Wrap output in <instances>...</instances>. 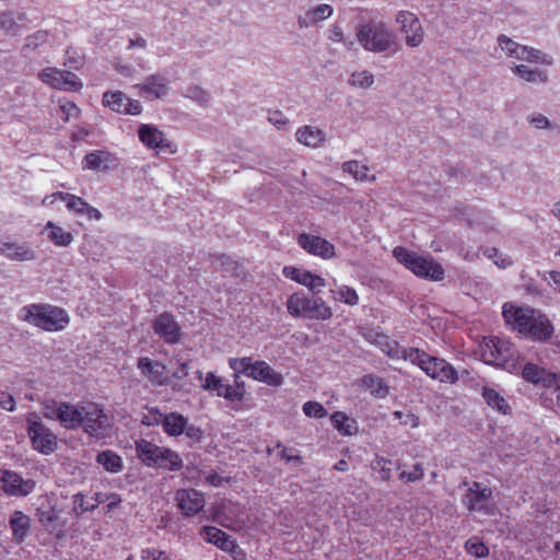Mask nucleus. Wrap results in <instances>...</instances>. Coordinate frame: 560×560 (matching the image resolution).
I'll return each instance as SVG.
<instances>
[{
	"mask_svg": "<svg viewBox=\"0 0 560 560\" xmlns=\"http://www.w3.org/2000/svg\"><path fill=\"white\" fill-rule=\"evenodd\" d=\"M152 328L153 331L167 343L174 345L180 341V327L173 314L168 312L161 313L154 319Z\"/></svg>",
	"mask_w": 560,
	"mask_h": 560,
	"instance_id": "11",
	"label": "nucleus"
},
{
	"mask_svg": "<svg viewBox=\"0 0 560 560\" xmlns=\"http://www.w3.org/2000/svg\"><path fill=\"white\" fill-rule=\"evenodd\" d=\"M9 256L12 257V258L19 259V260H31V259H34L33 252L27 249V248H25V247L18 248L13 254H10Z\"/></svg>",
	"mask_w": 560,
	"mask_h": 560,
	"instance_id": "53",
	"label": "nucleus"
},
{
	"mask_svg": "<svg viewBox=\"0 0 560 560\" xmlns=\"http://www.w3.org/2000/svg\"><path fill=\"white\" fill-rule=\"evenodd\" d=\"M165 415H163L158 408H148L147 412L143 413L141 423L147 427L163 424Z\"/></svg>",
	"mask_w": 560,
	"mask_h": 560,
	"instance_id": "44",
	"label": "nucleus"
},
{
	"mask_svg": "<svg viewBox=\"0 0 560 560\" xmlns=\"http://www.w3.org/2000/svg\"><path fill=\"white\" fill-rule=\"evenodd\" d=\"M137 368L144 376L149 378L152 384L159 386L166 385V366L163 363L159 361H152L151 359L143 357L138 359Z\"/></svg>",
	"mask_w": 560,
	"mask_h": 560,
	"instance_id": "19",
	"label": "nucleus"
},
{
	"mask_svg": "<svg viewBox=\"0 0 560 560\" xmlns=\"http://www.w3.org/2000/svg\"><path fill=\"white\" fill-rule=\"evenodd\" d=\"M59 196L62 200L67 201V207L70 210H73L79 214H83L88 209L89 203L84 201L81 197H77L74 195H70L67 192H59Z\"/></svg>",
	"mask_w": 560,
	"mask_h": 560,
	"instance_id": "40",
	"label": "nucleus"
},
{
	"mask_svg": "<svg viewBox=\"0 0 560 560\" xmlns=\"http://www.w3.org/2000/svg\"><path fill=\"white\" fill-rule=\"evenodd\" d=\"M400 31L405 35L408 46L417 47L423 40L422 25L416 14L409 11H400L396 19Z\"/></svg>",
	"mask_w": 560,
	"mask_h": 560,
	"instance_id": "10",
	"label": "nucleus"
},
{
	"mask_svg": "<svg viewBox=\"0 0 560 560\" xmlns=\"http://www.w3.org/2000/svg\"><path fill=\"white\" fill-rule=\"evenodd\" d=\"M303 412L311 418L322 419L327 416V410L317 401H307L303 405Z\"/></svg>",
	"mask_w": 560,
	"mask_h": 560,
	"instance_id": "45",
	"label": "nucleus"
},
{
	"mask_svg": "<svg viewBox=\"0 0 560 560\" xmlns=\"http://www.w3.org/2000/svg\"><path fill=\"white\" fill-rule=\"evenodd\" d=\"M330 419L334 427L343 435L352 434V424L349 423L350 419L345 412L336 411L332 413Z\"/></svg>",
	"mask_w": 560,
	"mask_h": 560,
	"instance_id": "38",
	"label": "nucleus"
},
{
	"mask_svg": "<svg viewBox=\"0 0 560 560\" xmlns=\"http://www.w3.org/2000/svg\"><path fill=\"white\" fill-rule=\"evenodd\" d=\"M230 366L237 373H244L254 380L264 382L269 386H280L283 377L265 361L252 362V358L230 360Z\"/></svg>",
	"mask_w": 560,
	"mask_h": 560,
	"instance_id": "6",
	"label": "nucleus"
},
{
	"mask_svg": "<svg viewBox=\"0 0 560 560\" xmlns=\"http://www.w3.org/2000/svg\"><path fill=\"white\" fill-rule=\"evenodd\" d=\"M33 480H24L16 472L0 469V487L12 495H27L34 489Z\"/></svg>",
	"mask_w": 560,
	"mask_h": 560,
	"instance_id": "13",
	"label": "nucleus"
},
{
	"mask_svg": "<svg viewBox=\"0 0 560 560\" xmlns=\"http://www.w3.org/2000/svg\"><path fill=\"white\" fill-rule=\"evenodd\" d=\"M280 457L282 459H285L287 462H291V460L301 462V459H302V457L300 455H295V456L290 455L285 447H283L282 451L280 452Z\"/></svg>",
	"mask_w": 560,
	"mask_h": 560,
	"instance_id": "64",
	"label": "nucleus"
},
{
	"mask_svg": "<svg viewBox=\"0 0 560 560\" xmlns=\"http://www.w3.org/2000/svg\"><path fill=\"white\" fill-rule=\"evenodd\" d=\"M482 396L490 407L498 409L500 412L504 415L509 412V404L506 402L505 398L501 396L495 389L490 387H483Z\"/></svg>",
	"mask_w": 560,
	"mask_h": 560,
	"instance_id": "33",
	"label": "nucleus"
},
{
	"mask_svg": "<svg viewBox=\"0 0 560 560\" xmlns=\"http://www.w3.org/2000/svg\"><path fill=\"white\" fill-rule=\"evenodd\" d=\"M0 27H3L8 31H14L16 27L15 22L12 19V14L8 12L0 13Z\"/></svg>",
	"mask_w": 560,
	"mask_h": 560,
	"instance_id": "52",
	"label": "nucleus"
},
{
	"mask_svg": "<svg viewBox=\"0 0 560 560\" xmlns=\"http://www.w3.org/2000/svg\"><path fill=\"white\" fill-rule=\"evenodd\" d=\"M545 373V369L539 368L534 363H527L522 370V376L525 381L533 384H539Z\"/></svg>",
	"mask_w": 560,
	"mask_h": 560,
	"instance_id": "41",
	"label": "nucleus"
},
{
	"mask_svg": "<svg viewBox=\"0 0 560 560\" xmlns=\"http://www.w3.org/2000/svg\"><path fill=\"white\" fill-rule=\"evenodd\" d=\"M373 470L378 471L380 477L384 481H388L392 477V462L384 457L376 456L371 465Z\"/></svg>",
	"mask_w": 560,
	"mask_h": 560,
	"instance_id": "42",
	"label": "nucleus"
},
{
	"mask_svg": "<svg viewBox=\"0 0 560 560\" xmlns=\"http://www.w3.org/2000/svg\"><path fill=\"white\" fill-rule=\"evenodd\" d=\"M536 311L533 308H523L504 305L503 317L506 324L512 325L521 334L527 335V327L530 325L532 318Z\"/></svg>",
	"mask_w": 560,
	"mask_h": 560,
	"instance_id": "18",
	"label": "nucleus"
},
{
	"mask_svg": "<svg viewBox=\"0 0 560 560\" xmlns=\"http://www.w3.org/2000/svg\"><path fill=\"white\" fill-rule=\"evenodd\" d=\"M184 433H185L188 438H190V439H192V440H195V441H200V440H201V438H202V431H201V429H200V428H197V427H195V425H187V424H186V429H185Z\"/></svg>",
	"mask_w": 560,
	"mask_h": 560,
	"instance_id": "58",
	"label": "nucleus"
},
{
	"mask_svg": "<svg viewBox=\"0 0 560 560\" xmlns=\"http://www.w3.org/2000/svg\"><path fill=\"white\" fill-rule=\"evenodd\" d=\"M141 91L152 95L153 98H160L167 93V86L164 79L158 74L151 75L145 83L140 86Z\"/></svg>",
	"mask_w": 560,
	"mask_h": 560,
	"instance_id": "31",
	"label": "nucleus"
},
{
	"mask_svg": "<svg viewBox=\"0 0 560 560\" xmlns=\"http://www.w3.org/2000/svg\"><path fill=\"white\" fill-rule=\"evenodd\" d=\"M84 213L88 215L89 219L100 220L102 218L101 212L97 209L91 207L90 205H88V209Z\"/></svg>",
	"mask_w": 560,
	"mask_h": 560,
	"instance_id": "63",
	"label": "nucleus"
},
{
	"mask_svg": "<svg viewBox=\"0 0 560 560\" xmlns=\"http://www.w3.org/2000/svg\"><path fill=\"white\" fill-rule=\"evenodd\" d=\"M339 296L342 302L348 305H355L359 302V296L352 288L343 287L339 290Z\"/></svg>",
	"mask_w": 560,
	"mask_h": 560,
	"instance_id": "49",
	"label": "nucleus"
},
{
	"mask_svg": "<svg viewBox=\"0 0 560 560\" xmlns=\"http://www.w3.org/2000/svg\"><path fill=\"white\" fill-rule=\"evenodd\" d=\"M203 530L207 535V540L209 542L214 544L224 551L234 550L236 546L235 541L231 539V536L225 532L212 526H206Z\"/></svg>",
	"mask_w": 560,
	"mask_h": 560,
	"instance_id": "27",
	"label": "nucleus"
},
{
	"mask_svg": "<svg viewBox=\"0 0 560 560\" xmlns=\"http://www.w3.org/2000/svg\"><path fill=\"white\" fill-rule=\"evenodd\" d=\"M201 386L203 389L215 392L218 396H221L224 384L219 376L212 372H209L205 378V383Z\"/></svg>",
	"mask_w": 560,
	"mask_h": 560,
	"instance_id": "46",
	"label": "nucleus"
},
{
	"mask_svg": "<svg viewBox=\"0 0 560 560\" xmlns=\"http://www.w3.org/2000/svg\"><path fill=\"white\" fill-rule=\"evenodd\" d=\"M47 226L51 229L49 237L56 245L67 246L72 242L73 236L71 233L65 232L61 228L54 225L51 222H48Z\"/></svg>",
	"mask_w": 560,
	"mask_h": 560,
	"instance_id": "39",
	"label": "nucleus"
},
{
	"mask_svg": "<svg viewBox=\"0 0 560 560\" xmlns=\"http://www.w3.org/2000/svg\"><path fill=\"white\" fill-rule=\"evenodd\" d=\"M288 313L293 317H304L316 320H328L332 317V310L320 298H311L293 293L287 301Z\"/></svg>",
	"mask_w": 560,
	"mask_h": 560,
	"instance_id": "2",
	"label": "nucleus"
},
{
	"mask_svg": "<svg viewBox=\"0 0 560 560\" xmlns=\"http://www.w3.org/2000/svg\"><path fill=\"white\" fill-rule=\"evenodd\" d=\"M325 285V279L320 276L313 275V277L310 280L308 289L313 291L314 293H319L320 288Z\"/></svg>",
	"mask_w": 560,
	"mask_h": 560,
	"instance_id": "56",
	"label": "nucleus"
},
{
	"mask_svg": "<svg viewBox=\"0 0 560 560\" xmlns=\"http://www.w3.org/2000/svg\"><path fill=\"white\" fill-rule=\"evenodd\" d=\"M410 358L412 362H416L432 378L451 383L457 381L455 369L443 359L431 357L420 352L418 349L412 351Z\"/></svg>",
	"mask_w": 560,
	"mask_h": 560,
	"instance_id": "7",
	"label": "nucleus"
},
{
	"mask_svg": "<svg viewBox=\"0 0 560 560\" xmlns=\"http://www.w3.org/2000/svg\"><path fill=\"white\" fill-rule=\"evenodd\" d=\"M350 84L362 89L369 88L373 83V77L368 72H352Z\"/></svg>",
	"mask_w": 560,
	"mask_h": 560,
	"instance_id": "48",
	"label": "nucleus"
},
{
	"mask_svg": "<svg viewBox=\"0 0 560 560\" xmlns=\"http://www.w3.org/2000/svg\"><path fill=\"white\" fill-rule=\"evenodd\" d=\"M334 10L329 4H319L305 12L304 15L299 16L300 27H308L323 20L328 19Z\"/></svg>",
	"mask_w": 560,
	"mask_h": 560,
	"instance_id": "24",
	"label": "nucleus"
},
{
	"mask_svg": "<svg viewBox=\"0 0 560 560\" xmlns=\"http://www.w3.org/2000/svg\"><path fill=\"white\" fill-rule=\"evenodd\" d=\"M37 516L42 525L49 532L56 530L58 527L62 526L59 522V515L54 508L47 510L38 509Z\"/></svg>",
	"mask_w": 560,
	"mask_h": 560,
	"instance_id": "35",
	"label": "nucleus"
},
{
	"mask_svg": "<svg viewBox=\"0 0 560 560\" xmlns=\"http://www.w3.org/2000/svg\"><path fill=\"white\" fill-rule=\"evenodd\" d=\"M509 347L499 338H491L482 351V358L486 363L495 365L509 353Z\"/></svg>",
	"mask_w": 560,
	"mask_h": 560,
	"instance_id": "23",
	"label": "nucleus"
},
{
	"mask_svg": "<svg viewBox=\"0 0 560 560\" xmlns=\"http://www.w3.org/2000/svg\"><path fill=\"white\" fill-rule=\"evenodd\" d=\"M361 383L371 392L372 395L385 397L388 394V386H386L383 380L376 375H364L361 378Z\"/></svg>",
	"mask_w": 560,
	"mask_h": 560,
	"instance_id": "34",
	"label": "nucleus"
},
{
	"mask_svg": "<svg viewBox=\"0 0 560 560\" xmlns=\"http://www.w3.org/2000/svg\"><path fill=\"white\" fill-rule=\"evenodd\" d=\"M521 78L527 82H535V81H540V82H545L547 80L546 75L544 74V72H518Z\"/></svg>",
	"mask_w": 560,
	"mask_h": 560,
	"instance_id": "55",
	"label": "nucleus"
},
{
	"mask_svg": "<svg viewBox=\"0 0 560 560\" xmlns=\"http://www.w3.org/2000/svg\"><path fill=\"white\" fill-rule=\"evenodd\" d=\"M103 105L119 114L138 115L141 113V105L138 101H131L122 92H105Z\"/></svg>",
	"mask_w": 560,
	"mask_h": 560,
	"instance_id": "14",
	"label": "nucleus"
},
{
	"mask_svg": "<svg viewBox=\"0 0 560 560\" xmlns=\"http://www.w3.org/2000/svg\"><path fill=\"white\" fill-rule=\"evenodd\" d=\"M138 457L148 466H158L168 470H179L183 460L171 448L160 447L147 440L136 442Z\"/></svg>",
	"mask_w": 560,
	"mask_h": 560,
	"instance_id": "4",
	"label": "nucleus"
},
{
	"mask_svg": "<svg viewBox=\"0 0 560 560\" xmlns=\"http://www.w3.org/2000/svg\"><path fill=\"white\" fill-rule=\"evenodd\" d=\"M330 39L334 42H342L343 40V32L339 26H334L330 30Z\"/></svg>",
	"mask_w": 560,
	"mask_h": 560,
	"instance_id": "61",
	"label": "nucleus"
},
{
	"mask_svg": "<svg viewBox=\"0 0 560 560\" xmlns=\"http://www.w3.org/2000/svg\"><path fill=\"white\" fill-rule=\"evenodd\" d=\"M139 139L150 149H171V143L164 139V133L151 125H141L138 130Z\"/></svg>",
	"mask_w": 560,
	"mask_h": 560,
	"instance_id": "21",
	"label": "nucleus"
},
{
	"mask_svg": "<svg viewBox=\"0 0 560 560\" xmlns=\"http://www.w3.org/2000/svg\"><path fill=\"white\" fill-rule=\"evenodd\" d=\"M466 550L468 553L477 558L487 557L489 553L488 547L478 540H468L466 542Z\"/></svg>",
	"mask_w": 560,
	"mask_h": 560,
	"instance_id": "47",
	"label": "nucleus"
},
{
	"mask_svg": "<svg viewBox=\"0 0 560 560\" xmlns=\"http://www.w3.org/2000/svg\"><path fill=\"white\" fill-rule=\"evenodd\" d=\"M188 419L178 412L165 415L163 421L164 431L170 436H178L184 433Z\"/></svg>",
	"mask_w": 560,
	"mask_h": 560,
	"instance_id": "28",
	"label": "nucleus"
},
{
	"mask_svg": "<svg viewBox=\"0 0 560 560\" xmlns=\"http://www.w3.org/2000/svg\"><path fill=\"white\" fill-rule=\"evenodd\" d=\"M400 479H406L407 481H417L423 478V469L420 464H416L413 469L409 472L402 471L399 475Z\"/></svg>",
	"mask_w": 560,
	"mask_h": 560,
	"instance_id": "51",
	"label": "nucleus"
},
{
	"mask_svg": "<svg viewBox=\"0 0 560 560\" xmlns=\"http://www.w3.org/2000/svg\"><path fill=\"white\" fill-rule=\"evenodd\" d=\"M58 420L67 429L82 425V407L78 408L68 402H59Z\"/></svg>",
	"mask_w": 560,
	"mask_h": 560,
	"instance_id": "22",
	"label": "nucleus"
},
{
	"mask_svg": "<svg viewBox=\"0 0 560 560\" xmlns=\"http://www.w3.org/2000/svg\"><path fill=\"white\" fill-rule=\"evenodd\" d=\"M553 335V326L549 318L540 313H535L530 325L527 327V335L539 341L549 340Z\"/></svg>",
	"mask_w": 560,
	"mask_h": 560,
	"instance_id": "20",
	"label": "nucleus"
},
{
	"mask_svg": "<svg viewBox=\"0 0 560 560\" xmlns=\"http://www.w3.org/2000/svg\"><path fill=\"white\" fill-rule=\"evenodd\" d=\"M284 275L292 280L296 281L298 283H301L303 285H306L308 288L310 280L313 277V273L310 271H302L294 267H285L283 270Z\"/></svg>",
	"mask_w": 560,
	"mask_h": 560,
	"instance_id": "43",
	"label": "nucleus"
},
{
	"mask_svg": "<svg viewBox=\"0 0 560 560\" xmlns=\"http://www.w3.org/2000/svg\"><path fill=\"white\" fill-rule=\"evenodd\" d=\"M235 385H224L220 397H224L231 401H241L244 398L245 386L243 383H238V373L235 372Z\"/></svg>",
	"mask_w": 560,
	"mask_h": 560,
	"instance_id": "36",
	"label": "nucleus"
},
{
	"mask_svg": "<svg viewBox=\"0 0 560 560\" xmlns=\"http://www.w3.org/2000/svg\"><path fill=\"white\" fill-rule=\"evenodd\" d=\"M498 44L501 50L511 58L536 65H551V58L547 54L541 50L521 45L505 35H500L498 37Z\"/></svg>",
	"mask_w": 560,
	"mask_h": 560,
	"instance_id": "8",
	"label": "nucleus"
},
{
	"mask_svg": "<svg viewBox=\"0 0 560 560\" xmlns=\"http://www.w3.org/2000/svg\"><path fill=\"white\" fill-rule=\"evenodd\" d=\"M96 462L109 472H119L122 469L120 456L109 450L98 453Z\"/></svg>",
	"mask_w": 560,
	"mask_h": 560,
	"instance_id": "32",
	"label": "nucleus"
},
{
	"mask_svg": "<svg viewBox=\"0 0 560 560\" xmlns=\"http://www.w3.org/2000/svg\"><path fill=\"white\" fill-rule=\"evenodd\" d=\"M342 168L345 172H348L353 175L355 179L364 180H375V176H368L369 167L366 165H361L357 161H349L343 163Z\"/></svg>",
	"mask_w": 560,
	"mask_h": 560,
	"instance_id": "37",
	"label": "nucleus"
},
{
	"mask_svg": "<svg viewBox=\"0 0 560 560\" xmlns=\"http://www.w3.org/2000/svg\"><path fill=\"white\" fill-rule=\"evenodd\" d=\"M207 483L218 487L221 485L222 478L218 475V472L212 471L206 477Z\"/></svg>",
	"mask_w": 560,
	"mask_h": 560,
	"instance_id": "60",
	"label": "nucleus"
},
{
	"mask_svg": "<svg viewBox=\"0 0 560 560\" xmlns=\"http://www.w3.org/2000/svg\"><path fill=\"white\" fill-rule=\"evenodd\" d=\"M393 254L400 264L418 277L429 278L434 281H440L444 277L442 266L432 259L419 256L417 253L401 246L396 247Z\"/></svg>",
	"mask_w": 560,
	"mask_h": 560,
	"instance_id": "5",
	"label": "nucleus"
},
{
	"mask_svg": "<svg viewBox=\"0 0 560 560\" xmlns=\"http://www.w3.org/2000/svg\"><path fill=\"white\" fill-rule=\"evenodd\" d=\"M39 77L57 90L77 92L82 88V82L73 72H39Z\"/></svg>",
	"mask_w": 560,
	"mask_h": 560,
	"instance_id": "16",
	"label": "nucleus"
},
{
	"mask_svg": "<svg viewBox=\"0 0 560 560\" xmlns=\"http://www.w3.org/2000/svg\"><path fill=\"white\" fill-rule=\"evenodd\" d=\"M178 508L184 515L190 517L198 514L205 508L203 494L195 489H182L176 493Z\"/></svg>",
	"mask_w": 560,
	"mask_h": 560,
	"instance_id": "15",
	"label": "nucleus"
},
{
	"mask_svg": "<svg viewBox=\"0 0 560 560\" xmlns=\"http://www.w3.org/2000/svg\"><path fill=\"white\" fill-rule=\"evenodd\" d=\"M189 366L188 363L184 362L179 365V369L173 374L176 378H184L188 375Z\"/></svg>",
	"mask_w": 560,
	"mask_h": 560,
	"instance_id": "62",
	"label": "nucleus"
},
{
	"mask_svg": "<svg viewBox=\"0 0 560 560\" xmlns=\"http://www.w3.org/2000/svg\"><path fill=\"white\" fill-rule=\"evenodd\" d=\"M532 124H535L537 128H548L550 122L544 115H537L530 119Z\"/></svg>",
	"mask_w": 560,
	"mask_h": 560,
	"instance_id": "59",
	"label": "nucleus"
},
{
	"mask_svg": "<svg viewBox=\"0 0 560 560\" xmlns=\"http://www.w3.org/2000/svg\"><path fill=\"white\" fill-rule=\"evenodd\" d=\"M495 365L501 366L502 369L506 370L510 373H514L518 369L517 361L515 359H511L509 357H505L503 360H501Z\"/></svg>",
	"mask_w": 560,
	"mask_h": 560,
	"instance_id": "54",
	"label": "nucleus"
},
{
	"mask_svg": "<svg viewBox=\"0 0 560 560\" xmlns=\"http://www.w3.org/2000/svg\"><path fill=\"white\" fill-rule=\"evenodd\" d=\"M115 159L107 151H94L88 153L84 156V168L95 170V171H107L109 170L108 163L113 162Z\"/></svg>",
	"mask_w": 560,
	"mask_h": 560,
	"instance_id": "26",
	"label": "nucleus"
},
{
	"mask_svg": "<svg viewBox=\"0 0 560 560\" xmlns=\"http://www.w3.org/2000/svg\"><path fill=\"white\" fill-rule=\"evenodd\" d=\"M59 407V402H56V401H51V402H47L45 404L44 406V415L46 418H50V419H58V409Z\"/></svg>",
	"mask_w": 560,
	"mask_h": 560,
	"instance_id": "57",
	"label": "nucleus"
},
{
	"mask_svg": "<svg viewBox=\"0 0 560 560\" xmlns=\"http://www.w3.org/2000/svg\"><path fill=\"white\" fill-rule=\"evenodd\" d=\"M24 320L47 331L63 329L69 323L67 313L57 306L33 304L24 308Z\"/></svg>",
	"mask_w": 560,
	"mask_h": 560,
	"instance_id": "3",
	"label": "nucleus"
},
{
	"mask_svg": "<svg viewBox=\"0 0 560 560\" xmlns=\"http://www.w3.org/2000/svg\"><path fill=\"white\" fill-rule=\"evenodd\" d=\"M296 137L299 142L307 147H317L324 141V133L320 129L305 126L298 130Z\"/></svg>",
	"mask_w": 560,
	"mask_h": 560,
	"instance_id": "30",
	"label": "nucleus"
},
{
	"mask_svg": "<svg viewBox=\"0 0 560 560\" xmlns=\"http://www.w3.org/2000/svg\"><path fill=\"white\" fill-rule=\"evenodd\" d=\"M107 416L96 405L82 406V425L91 435H100L105 428Z\"/></svg>",
	"mask_w": 560,
	"mask_h": 560,
	"instance_id": "17",
	"label": "nucleus"
},
{
	"mask_svg": "<svg viewBox=\"0 0 560 560\" xmlns=\"http://www.w3.org/2000/svg\"><path fill=\"white\" fill-rule=\"evenodd\" d=\"M357 37L359 43L370 51L374 52H395L397 43L392 31L385 24L370 22L362 25Z\"/></svg>",
	"mask_w": 560,
	"mask_h": 560,
	"instance_id": "1",
	"label": "nucleus"
},
{
	"mask_svg": "<svg viewBox=\"0 0 560 560\" xmlns=\"http://www.w3.org/2000/svg\"><path fill=\"white\" fill-rule=\"evenodd\" d=\"M28 435L34 448L39 453H52L57 446L56 435L39 421L28 420Z\"/></svg>",
	"mask_w": 560,
	"mask_h": 560,
	"instance_id": "9",
	"label": "nucleus"
},
{
	"mask_svg": "<svg viewBox=\"0 0 560 560\" xmlns=\"http://www.w3.org/2000/svg\"><path fill=\"white\" fill-rule=\"evenodd\" d=\"M10 525L14 537L19 542H21L30 532V517L22 512L16 511L10 521Z\"/></svg>",
	"mask_w": 560,
	"mask_h": 560,
	"instance_id": "29",
	"label": "nucleus"
},
{
	"mask_svg": "<svg viewBox=\"0 0 560 560\" xmlns=\"http://www.w3.org/2000/svg\"><path fill=\"white\" fill-rule=\"evenodd\" d=\"M298 244L308 254L319 256L324 259L332 258L336 255L335 246L327 240L317 235L302 233L298 236Z\"/></svg>",
	"mask_w": 560,
	"mask_h": 560,
	"instance_id": "12",
	"label": "nucleus"
},
{
	"mask_svg": "<svg viewBox=\"0 0 560 560\" xmlns=\"http://www.w3.org/2000/svg\"><path fill=\"white\" fill-rule=\"evenodd\" d=\"M492 498V489L483 487L482 489H468L466 494V505L469 511L486 510L485 502Z\"/></svg>",
	"mask_w": 560,
	"mask_h": 560,
	"instance_id": "25",
	"label": "nucleus"
},
{
	"mask_svg": "<svg viewBox=\"0 0 560 560\" xmlns=\"http://www.w3.org/2000/svg\"><path fill=\"white\" fill-rule=\"evenodd\" d=\"M539 384L547 388L555 387L556 389H560V374L547 372L545 370Z\"/></svg>",
	"mask_w": 560,
	"mask_h": 560,
	"instance_id": "50",
	"label": "nucleus"
}]
</instances>
